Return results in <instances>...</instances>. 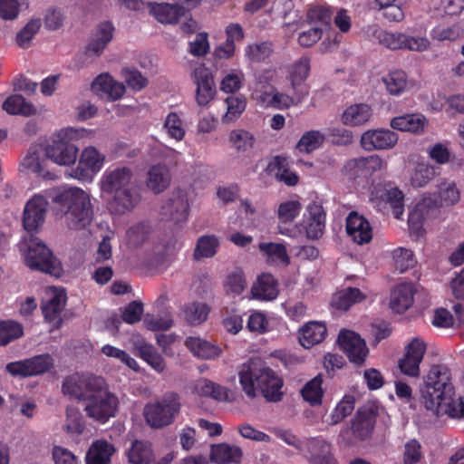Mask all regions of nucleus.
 Returning a JSON list of instances; mask_svg holds the SVG:
<instances>
[{"label":"nucleus","instance_id":"1","mask_svg":"<svg viewBox=\"0 0 464 464\" xmlns=\"http://www.w3.org/2000/svg\"><path fill=\"white\" fill-rule=\"evenodd\" d=\"M62 391L64 395L83 401L86 415L92 419L104 423L115 416L118 398L102 377L75 372L64 378Z\"/></svg>","mask_w":464,"mask_h":464},{"label":"nucleus","instance_id":"2","mask_svg":"<svg viewBox=\"0 0 464 464\" xmlns=\"http://www.w3.org/2000/svg\"><path fill=\"white\" fill-rule=\"evenodd\" d=\"M420 393L425 408L437 417L464 418V397L455 400V388L448 366H431Z\"/></svg>","mask_w":464,"mask_h":464},{"label":"nucleus","instance_id":"3","mask_svg":"<svg viewBox=\"0 0 464 464\" xmlns=\"http://www.w3.org/2000/svg\"><path fill=\"white\" fill-rule=\"evenodd\" d=\"M101 190L112 195L109 209L113 214L130 212L140 201L132 169L127 166L109 167L100 180Z\"/></svg>","mask_w":464,"mask_h":464},{"label":"nucleus","instance_id":"4","mask_svg":"<svg viewBox=\"0 0 464 464\" xmlns=\"http://www.w3.org/2000/svg\"><path fill=\"white\" fill-rule=\"evenodd\" d=\"M53 211L56 218H65L70 229L80 230L91 225L93 208L91 198L75 187L58 188L50 193Z\"/></svg>","mask_w":464,"mask_h":464},{"label":"nucleus","instance_id":"5","mask_svg":"<svg viewBox=\"0 0 464 464\" xmlns=\"http://www.w3.org/2000/svg\"><path fill=\"white\" fill-rule=\"evenodd\" d=\"M242 391L249 399H255L258 392L271 402H278L283 398V380L267 366L255 362H245L238 371Z\"/></svg>","mask_w":464,"mask_h":464},{"label":"nucleus","instance_id":"6","mask_svg":"<svg viewBox=\"0 0 464 464\" xmlns=\"http://www.w3.org/2000/svg\"><path fill=\"white\" fill-rule=\"evenodd\" d=\"M366 33L371 41L392 51L407 50L423 53L430 47V42L426 36H412L401 32H390L377 25L368 26Z\"/></svg>","mask_w":464,"mask_h":464},{"label":"nucleus","instance_id":"7","mask_svg":"<svg viewBox=\"0 0 464 464\" xmlns=\"http://www.w3.org/2000/svg\"><path fill=\"white\" fill-rule=\"evenodd\" d=\"M84 132L83 129L72 127L61 130L53 141L44 148L45 157L62 166L75 163L79 149L72 141L82 138Z\"/></svg>","mask_w":464,"mask_h":464},{"label":"nucleus","instance_id":"8","mask_svg":"<svg viewBox=\"0 0 464 464\" xmlns=\"http://www.w3.org/2000/svg\"><path fill=\"white\" fill-rule=\"evenodd\" d=\"M181 406L180 395L176 392H167L160 400L145 405L143 416L150 427L162 429L175 421Z\"/></svg>","mask_w":464,"mask_h":464},{"label":"nucleus","instance_id":"9","mask_svg":"<svg viewBox=\"0 0 464 464\" xmlns=\"http://www.w3.org/2000/svg\"><path fill=\"white\" fill-rule=\"evenodd\" d=\"M25 265L31 269L51 276H60L63 267L52 250L37 238L32 237L24 255Z\"/></svg>","mask_w":464,"mask_h":464},{"label":"nucleus","instance_id":"10","mask_svg":"<svg viewBox=\"0 0 464 464\" xmlns=\"http://www.w3.org/2000/svg\"><path fill=\"white\" fill-rule=\"evenodd\" d=\"M53 366V360L48 353L39 354L11 362L6 364V371L14 377L27 378L41 375L48 372Z\"/></svg>","mask_w":464,"mask_h":464},{"label":"nucleus","instance_id":"11","mask_svg":"<svg viewBox=\"0 0 464 464\" xmlns=\"http://www.w3.org/2000/svg\"><path fill=\"white\" fill-rule=\"evenodd\" d=\"M337 342L351 362L357 365L364 363L369 350L365 341L358 334L351 330L342 329L338 334Z\"/></svg>","mask_w":464,"mask_h":464},{"label":"nucleus","instance_id":"12","mask_svg":"<svg viewBox=\"0 0 464 464\" xmlns=\"http://www.w3.org/2000/svg\"><path fill=\"white\" fill-rule=\"evenodd\" d=\"M104 160V155L96 148H85L80 155L77 167L72 169V176L82 181H92L94 176L102 169Z\"/></svg>","mask_w":464,"mask_h":464},{"label":"nucleus","instance_id":"13","mask_svg":"<svg viewBox=\"0 0 464 464\" xmlns=\"http://www.w3.org/2000/svg\"><path fill=\"white\" fill-rule=\"evenodd\" d=\"M378 414V407L371 403L357 410L351 425L352 434L356 440H365L372 436Z\"/></svg>","mask_w":464,"mask_h":464},{"label":"nucleus","instance_id":"14","mask_svg":"<svg viewBox=\"0 0 464 464\" xmlns=\"http://www.w3.org/2000/svg\"><path fill=\"white\" fill-rule=\"evenodd\" d=\"M160 214L175 224L186 222L189 214V203L187 193L181 189L175 190L162 204Z\"/></svg>","mask_w":464,"mask_h":464},{"label":"nucleus","instance_id":"15","mask_svg":"<svg viewBox=\"0 0 464 464\" xmlns=\"http://www.w3.org/2000/svg\"><path fill=\"white\" fill-rule=\"evenodd\" d=\"M48 202L44 196L35 195L26 204L23 215V226L28 232L36 231L45 219Z\"/></svg>","mask_w":464,"mask_h":464},{"label":"nucleus","instance_id":"16","mask_svg":"<svg viewBox=\"0 0 464 464\" xmlns=\"http://www.w3.org/2000/svg\"><path fill=\"white\" fill-rule=\"evenodd\" d=\"M397 141V133L387 129L369 130L361 137V145L368 151L392 149Z\"/></svg>","mask_w":464,"mask_h":464},{"label":"nucleus","instance_id":"17","mask_svg":"<svg viewBox=\"0 0 464 464\" xmlns=\"http://www.w3.org/2000/svg\"><path fill=\"white\" fill-rule=\"evenodd\" d=\"M425 352L426 344L424 342L418 338L412 340L406 347L404 357L399 361V368L401 372L412 377L418 376L420 374V363Z\"/></svg>","mask_w":464,"mask_h":464},{"label":"nucleus","instance_id":"18","mask_svg":"<svg viewBox=\"0 0 464 464\" xmlns=\"http://www.w3.org/2000/svg\"><path fill=\"white\" fill-rule=\"evenodd\" d=\"M194 82L197 85L196 101L199 106H205L216 94L215 83L210 71L201 65L192 72Z\"/></svg>","mask_w":464,"mask_h":464},{"label":"nucleus","instance_id":"19","mask_svg":"<svg viewBox=\"0 0 464 464\" xmlns=\"http://www.w3.org/2000/svg\"><path fill=\"white\" fill-rule=\"evenodd\" d=\"M347 235L358 245L369 243L372 238L370 222L356 211H352L346 218Z\"/></svg>","mask_w":464,"mask_h":464},{"label":"nucleus","instance_id":"20","mask_svg":"<svg viewBox=\"0 0 464 464\" xmlns=\"http://www.w3.org/2000/svg\"><path fill=\"white\" fill-rule=\"evenodd\" d=\"M310 59L303 56L293 63L289 72L291 89L299 93L300 98H306L309 94L308 86L304 83L310 72Z\"/></svg>","mask_w":464,"mask_h":464},{"label":"nucleus","instance_id":"21","mask_svg":"<svg viewBox=\"0 0 464 464\" xmlns=\"http://www.w3.org/2000/svg\"><path fill=\"white\" fill-rule=\"evenodd\" d=\"M113 33L112 23L109 21L100 23L86 46V54L99 56L112 40Z\"/></svg>","mask_w":464,"mask_h":464},{"label":"nucleus","instance_id":"22","mask_svg":"<svg viewBox=\"0 0 464 464\" xmlns=\"http://www.w3.org/2000/svg\"><path fill=\"white\" fill-rule=\"evenodd\" d=\"M308 217L304 220V227L307 237L311 239L320 238L325 227V212L324 208L316 203L310 204L307 208Z\"/></svg>","mask_w":464,"mask_h":464},{"label":"nucleus","instance_id":"23","mask_svg":"<svg viewBox=\"0 0 464 464\" xmlns=\"http://www.w3.org/2000/svg\"><path fill=\"white\" fill-rule=\"evenodd\" d=\"M251 294L253 298L257 300H274L279 294L278 282L272 274L263 273L254 283Z\"/></svg>","mask_w":464,"mask_h":464},{"label":"nucleus","instance_id":"24","mask_svg":"<svg viewBox=\"0 0 464 464\" xmlns=\"http://www.w3.org/2000/svg\"><path fill=\"white\" fill-rule=\"evenodd\" d=\"M416 293L412 283H401L394 287L392 292L390 306L393 312L402 314L407 311L414 302Z\"/></svg>","mask_w":464,"mask_h":464},{"label":"nucleus","instance_id":"25","mask_svg":"<svg viewBox=\"0 0 464 464\" xmlns=\"http://www.w3.org/2000/svg\"><path fill=\"white\" fill-rule=\"evenodd\" d=\"M46 157L44 149L40 146H31L26 156L21 161V167L27 171L33 172L39 177L45 178L49 172L46 169Z\"/></svg>","mask_w":464,"mask_h":464},{"label":"nucleus","instance_id":"26","mask_svg":"<svg viewBox=\"0 0 464 464\" xmlns=\"http://www.w3.org/2000/svg\"><path fill=\"white\" fill-rule=\"evenodd\" d=\"M185 345L198 359L213 360L222 353V349L219 346L199 337H187Z\"/></svg>","mask_w":464,"mask_h":464},{"label":"nucleus","instance_id":"27","mask_svg":"<svg viewBox=\"0 0 464 464\" xmlns=\"http://www.w3.org/2000/svg\"><path fill=\"white\" fill-rule=\"evenodd\" d=\"M327 335V328L324 323L312 321L305 324L299 331L300 344L305 349L312 348L322 343Z\"/></svg>","mask_w":464,"mask_h":464},{"label":"nucleus","instance_id":"28","mask_svg":"<svg viewBox=\"0 0 464 464\" xmlns=\"http://www.w3.org/2000/svg\"><path fill=\"white\" fill-rule=\"evenodd\" d=\"M308 450L312 464H337L331 452V444L322 438H313L308 441Z\"/></svg>","mask_w":464,"mask_h":464},{"label":"nucleus","instance_id":"29","mask_svg":"<svg viewBox=\"0 0 464 464\" xmlns=\"http://www.w3.org/2000/svg\"><path fill=\"white\" fill-rule=\"evenodd\" d=\"M270 173L274 174L276 179L285 183L286 186H295L299 181L298 175L289 168L288 160L283 156H276L267 166Z\"/></svg>","mask_w":464,"mask_h":464},{"label":"nucleus","instance_id":"30","mask_svg":"<svg viewBox=\"0 0 464 464\" xmlns=\"http://www.w3.org/2000/svg\"><path fill=\"white\" fill-rule=\"evenodd\" d=\"M263 102H266L267 105L276 110H286L294 105L301 103L304 98H300L299 93L293 92V95H289L276 91L271 86V92H264L261 95Z\"/></svg>","mask_w":464,"mask_h":464},{"label":"nucleus","instance_id":"31","mask_svg":"<svg viewBox=\"0 0 464 464\" xmlns=\"http://www.w3.org/2000/svg\"><path fill=\"white\" fill-rule=\"evenodd\" d=\"M115 452L114 446L104 440H95L87 451L86 464H111V458Z\"/></svg>","mask_w":464,"mask_h":464},{"label":"nucleus","instance_id":"32","mask_svg":"<svg viewBox=\"0 0 464 464\" xmlns=\"http://www.w3.org/2000/svg\"><path fill=\"white\" fill-rule=\"evenodd\" d=\"M171 176L167 166L153 165L148 171L147 187L155 194L163 192L170 183Z\"/></svg>","mask_w":464,"mask_h":464},{"label":"nucleus","instance_id":"33","mask_svg":"<svg viewBox=\"0 0 464 464\" xmlns=\"http://www.w3.org/2000/svg\"><path fill=\"white\" fill-rule=\"evenodd\" d=\"M151 12L158 22L165 24H175L185 14L184 6L178 5L177 2L156 4L152 6Z\"/></svg>","mask_w":464,"mask_h":464},{"label":"nucleus","instance_id":"34","mask_svg":"<svg viewBox=\"0 0 464 464\" xmlns=\"http://www.w3.org/2000/svg\"><path fill=\"white\" fill-rule=\"evenodd\" d=\"M242 450L238 447L226 443L213 444L210 450V460L216 464L239 463Z\"/></svg>","mask_w":464,"mask_h":464},{"label":"nucleus","instance_id":"35","mask_svg":"<svg viewBox=\"0 0 464 464\" xmlns=\"http://www.w3.org/2000/svg\"><path fill=\"white\" fill-rule=\"evenodd\" d=\"M92 87L107 94L112 101L121 99L126 92L125 85L122 82L115 81L108 73H102L97 76L92 82Z\"/></svg>","mask_w":464,"mask_h":464},{"label":"nucleus","instance_id":"36","mask_svg":"<svg viewBox=\"0 0 464 464\" xmlns=\"http://www.w3.org/2000/svg\"><path fill=\"white\" fill-rule=\"evenodd\" d=\"M366 295L357 287H347L335 294L331 304L334 308L341 311H347L355 304L365 300Z\"/></svg>","mask_w":464,"mask_h":464},{"label":"nucleus","instance_id":"37","mask_svg":"<svg viewBox=\"0 0 464 464\" xmlns=\"http://www.w3.org/2000/svg\"><path fill=\"white\" fill-rule=\"evenodd\" d=\"M372 115V108L365 103H357L345 109L342 115L344 125L360 126L365 124Z\"/></svg>","mask_w":464,"mask_h":464},{"label":"nucleus","instance_id":"38","mask_svg":"<svg viewBox=\"0 0 464 464\" xmlns=\"http://www.w3.org/2000/svg\"><path fill=\"white\" fill-rule=\"evenodd\" d=\"M426 118L421 114H405L394 117L391 121V127L401 131L420 133L424 130Z\"/></svg>","mask_w":464,"mask_h":464},{"label":"nucleus","instance_id":"39","mask_svg":"<svg viewBox=\"0 0 464 464\" xmlns=\"http://www.w3.org/2000/svg\"><path fill=\"white\" fill-rule=\"evenodd\" d=\"M332 18L333 11L324 5H311L306 12L307 23L312 26L322 28V32L330 28Z\"/></svg>","mask_w":464,"mask_h":464},{"label":"nucleus","instance_id":"40","mask_svg":"<svg viewBox=\"0 0 464 464\" xmlns=\"http://www.w3.org/2000/svg\"><path fill=\"white\" fill-rule=\"evenodd\" d=\"M126 455L131 464H150L154 459L151 445L145 440H135Z\"/></svg>","mask_w":464,"mask_h":464},{"label":"nucleus","instance_id":"41","mask_svg":"<svg viewBox=\"0 0 464 464\" xmlns=\"http://www.w3.org/2000/svg\"><path fill=\"white\" fill-rule=\"evenodd\" d=\"M137 355L146 362L157 372H162L166 368L164 358L152 344L140 342L136 344Z\"/></svg>","mask_w":464,"mask_h":464},{"label":"nucleus","instance_id":"42","mask_svg":"<svg viewBox=\"0 0 464 464\" xmlns=\"http://www.w3.org/2000/svg\"><path fill=\"white\" fill-rule=\"evenodd\" d=\"M349 165L355 170L357 176L368 177L383 168L384 162L378 155L361 157L350 160Z\"/></svg>","mask_w":464,"mask_h":464},{"label":"nucleus","instance_id":"43","mask_svg":"<svg viewBox=\"0 0 464 464\" xmlns=\"http://www.w3.org/2000/svg\"><path fill=\"white\" fill-rule=\"evenodd\" d=\"M376 196L390 205L395 218H401L404 211V195L401 190L398 188L377 189Z\"/></svg>","mask_w":464,"mask_h":464},{"label":"nucleus","instance_id":"44","mask_svg":"<svg viewBox=\"0 0 464 464\" xmlns=\"http://www.w3.org/2000/svg\"><path fill=\"white\" fill-rule=\"evenodd\" d=\"M274 53L272 42L250 44L245 48V56L252 63H265Z\"/></svg>","mask_w":464,"mask_h":464},{"label":"nucleus","instance_id":"45","mask_svg":"<svg viewBox=\"0 0 464 464\" xmlns=\"http://www.w3.org/2000/svg\"><path fill=\"white\" fill-rule=\"evenodd\" d=\"M3 109L9 114H20L23 116L34 115L36 111L34 106L27 102L20 94L9 96L3 103Z\"/></svg>","mask_w":464,"mask_h":464},{"label":"nucleus","instance_id":"46","mask_svg":"<svg viewBox=\"0 0 464 464\" xmlns=\"http://www.w3.org/2000/svg\"><path fill=\"white\" fill-rule=\"evenodd\" d=\"M226 113L222 116V122L228 124L235 122L245 111L246 107V98L239 95H229L226 98Z\"/></svg>","mask_w":464,"mask_h":464},{"label":"nucleus","instance_id":"47","mask_svg":"<svg viewBox=\"0 0 464 464\" xmlns=\"http://www.w3.org/2000/svg\"><path fill=\"white\" fill-rule=\"evenodd\" d=\"M195 390L200 396L210 397L218 401L227 400V389L208 379L198 380Z\"/></svg>","mask_w":464,"mask_h":464},{"label":"nucleus","instance_id":"48","mask_svg":"<svg viewBox=\"0 0 464 464\" xmlns=\"http://www.w3.org/2000/svg\"><path fill=\"white\" fill-rule=\"evenodd\" d=\"M430 35L432 40L439 42H454L464 35V28L459 23L450 25L439 24L430 30Z\"/></svg>","mask_w":464,"mask_h":464},{"label":"nucleus","instance_id":"49","mask_svg":"<svg viewBox=\"0 0 464 464\" xmlns=\"http://www.w3.org/2000/svg\"><path fill=\"white\" fill-rule=\"evenodd\" d=\"M66 295L63 292L56 293L49 301L43 304L42 312L44 319L49 322L61 321L60 315L64 308Z\"/></svg>","mask_w":464,"mask_h":464},{"label":"nucleus","instance_id":"50","mask_svg":"<svg viewBox=\"0 0 464 464\" xmlns=\"http://www.w3.org/2000/svg\"><path fill=\"white\" fill-rule=\"evenodd\" d=\"M322 385L323 378L321 375H317L306 382L301 390L303 399L309 402L311 406H317L322 403L324 395Z\"/></svg>","mask_w":464,"mask_h":464},{"label":"nucleus","instance_id":"51","mask_svg":"<svg viewBox=\"0 0 464 464\" xmlns=\"http://www.w3.org/2000/svg\"><path fill=\"white\" fill-rule=\"evenodd\" d=\"M23 335L22 324L14 320H0V346H6Z\"/></svg>","mask_w":464,"mask_h":464},{"label":"nucleus","instance_id":"52","mask_svg":"<svg viewBox=\"0 0 464 464\" xmlns=\"http://www.w3.org/2000/svg\"><path fill=\"white\" fill-rule=\"evenodd\" d=\"M185 320L191 325L205 322L209 314V307L205 303L192 302L183 307Z\"/></svg>","mask_w":464,"mask_h":464},{"label":"nucleus","instance_id":"53","mask_svg":"<svg viewBox=\"0 0 464 464\" xmlns=\"http://www.w3.org/2000/svg\"><path fill=\"white\" fill-rule=\"evenodd\" d=\"M387 92L391 95H400L408 87V77L404 71L394 70L383 78Z\"/></svg>","mask_w":464,"mask_h":464},{"label":"nucleus","instance_id":"54","mask_svg":"<svg viewBox=\"0 0 464 464\" xmlns=\"http://www.w3.org/2000/svg\"><path fill=\"white\" fill-rule=\"evenodd\" d=\"M219 246L218 239L211 236H202L198 239L195 250L194 258L199 260L201 258H209L216 255Z\"/></svg>","mask_w":464,"mask_h":464},{"label":"nucleus","instance_id":"55","mask_svg":"<svg viewBox=\"0 0 464 464\" xmlns=\"http://www.w3.org/2000/svg\"><path fill=\"white\" fill-rule=\"evenodd\" d=\"M438 198L441 206H452L459 202L460 194L456 184L443 180L438 185Z\"/></svg>","mask_w":464,"mask_h":464},{"label":"nucleus","instance_id":"56","mask_svg":"<svg viewBox=\"0 0 464 464\" xmlns=\"http://www.w3.org/2000/svg\"><path fill=\"white\" fill-rule=\"evenodd\" d=\"M325 137L319 130H309L303 134L296 144V149L300 152L310 153L320 148Z\"/></svg>","mask_w":464,"mask_h":464},{"label":"nucleus","instance_id":"57","mask_svg":"<svg viewBox=\"0 0 464 464\" xmlns=\"http://www.w3.org/2000/svg\"><path fill=\"white\" fill-rule=\"evenodd\" d=\"M302 205L298 200H287L279 204L277 217L281 223L293 222L300 214Z\"/></svg>","mask_w":464,"mask_h":464},{"label":"nucleus","instance_id":"58","mask_svg":"<svg viewBox=\"0 0 464 464\" xmlns=\"http://www.w3.org/2000/svg\"><path fill=\"white\" fill-rule=\"evenodd\" d=\"M254 136L247 130L237 129L233 130L229 135V142L237 151H246L253 148Z\"/></svg>","mask_w":464,"mask_h":464},{"label":"nucleus","instance_id":"59","mask_svg":"<svg viewBox=\"0 0 464 464\" xmlns=\"http://www.w3.org/2000/svg\"><path fill=\"white\" fill-rule=\"evenodd\" d=\"M392 256L395 268L400 273H404L410 268H412L416 264L413 252L407 248L398 247L394 249Z\"/></svg>","mask_w":464,"mask_h":464},{"label":"nucleus","instance_id":"60","mask_svg":"<svg viewBox=\"0 0 464 464\" xmlns=\"http://www.w3.org/2000/svg\"><path fill=\"white\" fill-rule=\"evenodd\" d=\"M102 353L107 357H111L120 360L130 369L139 372L140 366L137 361L132 358L124 350L112 346L111 344H105L102 347Z\"/></svg>","mask_w":464,"mask_h":464},{"label":"nucleus","instance_id":"61","mask_svg":"<svg viewBox=\"0 0 464 464\" xmlns=\"http://www.w3.org/2000/svg\"><path fill=\"white\" fill-rule=\"evenodd\" d=\"M325 139L336 146H348L353 143V131L343 127L327 129Z\"/></svg>","mask_w":464,"mask_h":464},{"label":"nucleus","instance_id":"62","mask_svg":"<svg viewBox=\"0 0 464 464\" xmlns=\"http://www.w3.org/2000/svg\"><path fill=\"white\" fill-rule=\"evenodd\" d=\"M121 74L127 86L132 91L140 92L148 85V79L137 69L123 68Z\"/></svg>","mask_w":464,"mask_h":464},{"label":"nucleus","instance_id":"63","mask_svg":"<svg viewBox=\"0 0 464 464\" xmlns=\"http://www.w3.org/2000/svg\"><path fill=\"white\" fill-rule=\"evenodd\" d=\"M246 286L244 273L237 270L229 274L225 281L224 287L228 295H239Z\"/></svg>","mask_w":464,"mask_h":464},{"label":"nucleus","instance_id":"64","mask_svg":"<svg viewBox=\"0 0 464 464\" xmlns=\"http://www.w3.org/2000/svg\"><path fill=\"white\" fill-rule=\"evenodd\" d=\"M143 323L150 331H167L172 327L173 318L170 313H166L163 316L146 314Z\"/></svg>","mask_w":464,"mask_h":464}]
</instances>
